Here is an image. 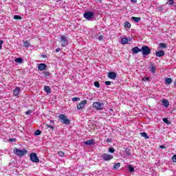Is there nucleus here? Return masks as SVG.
<instances>
[{
	"label": "nucleus",
	"instance_id": "2f4dec72",
	"mask_svg": "<svg viewBox=\"0 0 176 176\" xmlns=\"http://www.w3.org/2000/svg\"><path fill=\"white\" fill-rule=\"evenodd\" d=\"M109 153H115V148L110 147L109 148Z\"/></svg>",
	"mask_w": 176,
	"mask_h": 176
},
{
	"label": "nucleus",
	"instance_id": "5fc2aeb1",
	"mask_svg": "<svg viewBox=\"0 0 176 176\" xmlns=\"http://www.w3.org/2000/svg\"><path fill=\"white\" fill-rule=\"evenodd\" d=\"M42 57H43V58H46V55H42Z\"/></svg>",
	"mask_w": 176,
	"mask_h": 176
},
{
	"label": "nucleus",
	"instance_id": "de8ad7c7",
	"mask_svg": "<svg viewBox=\"0 0 176 176\" xmlns=\"http://www.w3.org/2000/svg\"><path fill=\"white\" fill-rule=\"evenodd\" d=\"M60 48H56L55 50V51L56 52V53H58V52H60Z\"/></svg>",
	"mask_w": 176,
	"mask_h": 176
},
{
	"label": "nucleus",
	"instance_id": "f3484780",
	"mask_svg": "<svg viewBox=\"0 0 176 176\" xmlns=\"http://www.w3.org/2000/svg\"><path fill=\"white\" fill-rule=\"evenodd\" d=\"M122 45H127L129 43V38H122L121 39Z\"/></svg>",
	"mask_w": 176,
	"mask_h": 176
},
{
	"label": "nucleus",
	"instance_id": "0eeeda50",
	"mask_svg": "<svg viewBox=\"0 0 176 176\" xmlns=\"http://www.w3.org/2000/svg\"><path fill=\"white\" fill-rule=\"evenodd\" d=\"M84 17L87 20H93V19L94 17V12H89V11L85 12L84 14Z\"/></svg>",
	"mask_w": 176,
	"mask_h": 176
},
{
	"label": "nucleus",
	"instance_id": "1a4fd4ad",
	"mask_svg": "<svg viewBox=\"0 0 176 176\" xmlns=\"http://www.w3.org/2000/svg\"><path fill=\"white\" fill-rule=\"evenodd\" d=\"M107 76L108 78H109V79H112L113 80H115V79H116L117 74L114 72H110L108 73Z\"/></svg>",
	"mask_w": 176,
	"mask_h": 176
},
{
	"label": "nucleus",
	"instance_id": "a878e982",
	"mask_svg": "<svg viewBox=\"0 0 176 176\" xmlns=\"http://www.w3.org/2000/svg\"><path fill=\"white\" fill-rule=\"evenodd\" d=\"M125 28H131V24L129 22L124 23Z\"/></svg>",
	"mask_w": 176,
	"mask_h": 176
},
{
	"label": "nucleus",
	"instance_id": "39448f33",
	"mask_svg": "<svg viewBox=\"0 0 176 176\" xmlns=\"http://www.w3.org/2000/svg\"><path fill=\"white\" fill-rule=\"evenodd\" d=\"M30 157L31 162H32L33 163H39V158L38 157L36 153H30Z\"/></svg>",
	"mask_w": 176,
	"mask_h": 176
},
{
	"label": "nucleus",
	"instance_id": "393cba45",
	"mask_svg": "<svg viewBox=\"0 0 176 176\" xmlns=\"http://www.w3.org/2000/svg\"><path fill=\"white\" fill-rule=\"evenodd\" d=\"M150 71L152 74H155V72H156V67H155V66L152 65L150 68Z\"/></svg>",
	"mask_w": 176,
	"mask_h": 176
},
{
	"label": "nucleus",
	"instance_id": "6ab92c4d",
	"mask_svg": "<svg viewBox=\"0 0 176 176\" xmlns=\"http://www.w3.org/2000/svg\"><path fill=\"white\" fill-rule=\"evenodd\" d=\"M44 90L46 91L47 94H50L52 93V89L48 86H45L44 87Z\"/></svg>",
	"mask_w": 176,
	"mask_h": 176
},
{
	"label": "nucleus",
	"instance_id": "c756f323",
	"mask_svg": "<svg viewBox=\"0 0 176 176\" xmlns=\"http://www.w3.org/2000/svg\"><path fill=\"white\" fill-rule=\"evenodd\" d=\"M164 123H166V124H170L171 122L168 121V118H164L163 119Z\"/></svg>",
	"mask_w": 176,
	"mask_h": 176
},
{
	"label": "nucleus",
	"instance_id": "f257e3e1",
	"mask_svg": "<svg viewBox=\"0 0 176 176\" xmlns=\"http://www.w3.org/2000/svg\"><path fill=\"white\" fill-rule=\"evenodd\" d=\"M58 118L61 122V123H63V124H66V125L71 124V120H69V119H68V118L64 114H60L58 116Z\"/></svg>",
	"mask_w": 176,
	"mask_h": 176
},
{
	"label": "nucleus",
	"instance_id": "9d476101",
	"mask_svg": "<svg viewBox=\"0 0 176 176\" xmlns=\"http://www.w3.org/2000/svg\"><path fill=\"white\" fill-rule=\"evenodd\" d=\"M86 104H87V100L81 101L80 103L77 104V109H82V108H85V105H86Z\"/></svg>",
	"mask_w": 176,
	"mask_h": 176
},
{
	"label": "nucleus",
	"instance_id": "603ef678",
	"mask_svg": "<svg viewBox=\"0 0 176 176\" xmlns=\"http://www.w3.org/2000/svg\"><path fill=\"white\" fill-rule=\"evenodd\" d=\"M106 142H111V139H107V140H106Z\"/></svg>",
	"mask_w": 176,
	"mask_h": 176
},
{
	"label": "nucleus",
	"instance_id": "f8f14e48",
	"mask_svg": "<svg viewBox=\"0 0 176 176\" xmlns=\"http://www.w3.org/2000/svg\"><path fill=\"white\" fill-rule=\"evenodd\" d=\"M20 91H21V89H20V87H16L13 91V94L15 97H17V96H19V94H20Z\"/></svg>",
	"mask_w": 176,
	"mask_h": 176
},
{
	"label": "nucleus",
	"instance_id": "20e7f679",
	"mask_svg": "<svg viewBox=\"0 0 176 176\" xmlns=\"http://www.w3.org/2000/svg\"><path fill=\"white\" fill-rule=\"evenodd\" d=\"M60 42L61 43V46L63 47H65V46L68 45V37H67L65 35L61 36Z\"/></svg>",
	"mask_w": 176,
	"mask_h": 176
},
{
	"label": "nucleus",
	"instance_id": "2eb2a0df",
	"mask_svg": "<svg viewBox=\"0 0 176 176\" xmlns=\"http://www.w3.org/2000/svg\"><path fill=\"white\" fill-rule=\"evenodd\" d=\"M162 105H164L165 108H168V106L170 105V102H168L167 99H162Z\"/></svg>",
	"mask_w": 176,
	"mask_h": 176
},
{
	"label": "nucleus",
	"instance_id": "423d86ee",
	"mask_svg": "<svg viewBox=\"0 0 176 176\" xmlns=\"http://www.w3.org/2000/svg\"><path fill=\"white\" fill-rule=\"evenodd\" d=\"M101 157L104 162H109V160H112V159H113V155L111 154L103 153L102 154Z\"/></svg>",
	"mask_w": 176,
	"mask_h": 176
},
{
	"label": "nucleus",
	"instance_id": "ea45409f",
	"mask_svg": "<svg viewBox=\"0 0 176 176\" xmlns=\"http://www.w3.org/2000/svg\"><path fill=\"white\" fill-rule=\"evenodd\" d=\"M172 160H173V162H174V163H176V155L173 156Z\"/></svg>",
	"mask_w": 176,
	"mask_h": 176
},
{
	"label": "nucleus",
	"instance_id": "e433bc0d",
	"mask_svg": "<svg viewBox=\"0 0 176 176\" xmlns=\"http://www.w3.org/2000/svg\"><path fill=\"white\" fill-rule=\"evenodd\" d=\"M72 101H80V98H73Z\"/></svg>",
	"mask_w": 176,
	"mask_h": 176
},
{
	"label": "nucleus",
	"instance_id": "f03ea898",
	"mask_svg": "<svg viewBox=\"0 0 176 176\" xmlns=\"http://www.w3.org/2000/svg\"><path fill=\"white\" fill-rule=\"evenodd\" d=\"M140 50L143 57H146V56L151 54V48L146 45H143Z\"/></svg>",
	"mask_w": 176,
	"mask_h": 176
},
{
	"label": "nucleus",
	"instance_id": "8fccbe9b",
	"mask_svg": "<svg viewBox=\"0 0 176 176\" xmlns=\"http://www.w3.org/2000/svg\"><path fill=\"white\" fill-rule=\"evenodd\" d=\"M133 3H137V0H131Z\"/></svg>",
	"mask_w": 176,
	"mask_h": 176
},
{
	"label": "nucleus",
	"instance_id": "49530a36",
	"mask_svg": "<svg viewBox=\"0 0 176 176\" xmlns=\"http://www.w3.org/2000/svg\"><path fill=\"white\" fill-rule=\"evenodd\" d=\"M160 148L161 149H166V146H164V145H160Z\"/></svg>",
	"mask_w": 176,
	"mask_h": 176
},
{
	"label": "nucleus",
	"instance_id": "4468645a",
	"mask_svg": "<svg viewBox=\"0 0 176 176\" xmlns=\"http://www.w3.org/2000/svg\"><path fill=\"white\" fill-rule=\"evenodd\" d=\"M131 52H133V53H134V54H138V53H140V52H141V49H140L138 47H135L131 49Z\"/></svg>",
	"mask_w": 176,
	"mask_h": 176
},
{
	"label": "nucleus",
	"instance_id": "c85d7f7f",
	"mask_svg": "<svg viewBox=\"0 0 176 176\" xmlns=\"http://www.w3.org/2000/svg\"><path fill=\"white\" fill-rule=\"evenodd\" d=\"M58 155L60 157H64V156L65 155V153L63 151H59L58 153Z\"/></svg>",
	"mask_w": 176,
	"mask_h": 176
},
{
	"label": "nucleus",
	"instance_id": "c9c22d12",
	"mask_svg": "<svg viewBox=\"0 0 176 176\" xmlns=\"http://www.w3.org/2000/svg\"><path fill=\"white\" fill-rule=\"evenodd\" d=\"M42 132L40 130H36L34 133L35 135H41Z\"/></svg>",
	"mask_w": 176,
	"mask_h": 176
},
{
	"label": "nucleus",
	"instance_id": "58836bf2",
	"mask_svg": "<svg viewBox=\"0 0 176 176\" xmlns=\"http://www.w3.org/2000/svg\"><path fill=\"white\" fill-rule=\"evenodd\" d=\"M104 83H105L106 86H109L111 85V83H112V82H111V81H106V82H104Z\"/></svg>",
	"mask_w": 176,
	"mask_h": 176
},
{
	"label": "nucleus",
	"instance_id": "37998d69",
	"mask_svg": "<svg viewBox=\"0 0 176 176\" xmlns=\"http://www.w3.org/2000/svg\"><path fill=\"white\" fill-rule=\"evenodd\" d=\"M169 5H174V0H168Z\"/></svg>",
	"mask_w": 176,
	"mask_h": 176
},
{
	"label": "nucleus",
	"instance_id": "6e6552de",
	"mask_svg": "<svg viewBox=\"0 0 176 176\" xmlns=\"http://www.w3.org/2000/svg\"><path fill=\"white\" fill-rule=\"evenodd\" d=\"M93 108H96L98 111H101L102 109L103 104L102 103H100V102H95L92 104Z\"/></svg>",
	"mask_w": 176,
	"mask_h": 176
},
{
	"label": "nucleus",
	"instance_id": "9b49d317",
	"mask_svg": "<svg viewBox=\"0 0 176 176\" xmlns=\"http://www.w3.org/2000/svg\"><path fill=\"white\" fill-rule=\"evenodd\" d=\"M38 68L39 71H45L47 68V65L45 63H40L38 64Z\"/></svg>",
	"mask_w": 176,
	"mask_h": 176
},
{
	"label": "nucleus",
	"instance_id": "a18cd8bd",
	"mask_svg": "<svg viewBox=\"0 0 176 176\" xmlns=\"http://www.w3.org/2000/svg\"><path fill=\"white\" fill-rule=\"evenodd\" d=\"M45 76H49V75H50V73L49 72H46L45 74H44Z\"/></svg>",
	"mask_w": 176,
	"mask_h": 176
},
{
	"label": "nucleus",
	"instance_id": "412c9836",
	"mask_svg": "<svg viewBox=\"0 0 176 176\" xmlns=\"http://www.w3.org/2000/svg\"><path fill=\"white\" fill-rule=\"evenodd\" d=\"M159 47L162 49H167V44L164 43H161L159 44Z\"/></svg>",
	"mask_w": 176,
	"mask_h": 176
},
{
	"label": "nucleus",
	"instance_id": "3c124183",
	"mask_svg": "<svg viewBox=\"0 0 176 176\" xmlns=\"http://www.w3.org/2000/svg\"><path fill=\"white\" fill-rule=\"evenodd\" d=\"M50 123H52V124H54V120H50Z\"/></svg>",
	"mask_w": 176,
	"mask_h": 176
},
{
	"label": "nucleus",
	"instance_id": "a19ab883",
	"mask_svg": "<svg viewBox=\"0 0 176 176\" xmlns=\"http://www.w3.org/2000/svg\"><path fill=\"white\" fill-rule=\"evenodd\" d=\"M9 142H14V141H16V139H14V138H10V139H9Z\"/></svg>",
	"mask_w": 176,
	"mask_h": 176
},
{
	"label": "nucleus",
	"instance_id": "cd10ccee",
	"mask_svg": "<svg viewBox=\"0 0 176 176\" xmlns=\"http://www.w3.org/2000/svg\"><path fill=\"white\" fill-rule=\"evenodd\" d=\"M45 126L47 129H50V130H52V131L54 130V126L53 125L45 124Z\"/></svg>",
	"mask_w": 176,
	"mask_h": 176
},
{
	"label": "nucleus",
	"instance_id": "b1692460",
	"mask_svg": "<svg viewBox=\"0 0 176 176\" xmlns=\"http://www.w3.org/2000/svg\"><path fill=\"white\" fill-rule=\"evenodd\" d=\"M15 63H19V64H21L23 63V58H16L14 59Z\"/></svg>",
	"mask_w": 176,
	"mask_h": 176
},
{
	"label": "nucleus",
	"instance_id": "f704fd0d",
	"mask_svg": "<svg viewBox=\"0 0 176 176\" xmlns=\"http://www.w3.org/2000/svg\"><path fill=\"white\" fill-rule=\"evenodd\" d=\"M94 86H95V87H97L98 89L100 88V82L96 81L94 82Z\"/></svg>",
	"mask_w": 176,
	"mask_h": 176
},
{
	"label": "nucleus",
	"instance_id": "79ce46f5",
	"mask_svg": "<svg viewBox=\"0 0 176 176\" xmlns=\"http://www.w3.org/2000/svg\"><path fill=\"white\" fill-rule=\"evenodd\" d=\"M2 45H3V41L1 40L0 41V50L2 49Z\"/></svg>",
	"mask_w": 176,
	"mask_h": 176
},
{
	"label": "nucleus",
	"instance_id": "5701e85b",
	"mask_svg": "<svg viewBox=\"0 0 176 176\" xmlns=\"http://www.w3.org/2000/svg\"><path fill=\"white\" fill-rule=\"evenodd\" d=\"M140 135L145 138V140H148L149 139V136H148V134H146V133L145 132H142L140 133Z\"/></svg>",
	"mask_w": 176,
	"mask_h": 176
},
{
	"label": "nucleus",
	"instance_id": "864d4df0",
	"mask_svg": "<svg viewBox=\"0 0 176 176\" xmlns=\"http://www.w3.org/2000/svg\"><path fill=\"white\" fill-rule=\"evenodd\" d=\"M158 10H163V8L162 7H159Z\"/></svg>",
	"mask_w": 176,
	"mask_h": 176
},
{
	"label": "nucleus",
	"instance_id": "6e6d98bb",
	"mask_svg": "<svg viewBox=\"0 0 176 176\" xmlns=\"http://www.w3.org/2000/svg\"><path fill=\"white\" fill-rule=\"evenodd\" d=\"M175 86H176V81H175Z\"/></svg>",
	"mask_w": 176,
	"mask_h": 176
},
{
	"label": "nucleus",
	"instance_id": "bb28decb",
	"mask_svg": "<svg viewBox=\"0 0 176 176\" xmlns=\"http://www.w3.org/2000/svg\"><path fill=\"white\" fill-rule=\"evenodd\" d=\"M119 167H120V162H118V163L115 164L113 166V168L115 170L119 168Z\"/></svg>",
	"mask_w": 176,
	"mask_h": 176
},
{
	"label": "nucleus",
	"instance_id": "7c9ffc66",
	"mask_svg": "<svg viewBox=\"0 0 176 176\" xmlns=\"http://www.w3.org/2000/svg\"><path fill=\"white\" fill-rule=\"evenodd\" d=\"M128 168H129L130 173H134V167H133L132 166H129Z\"/></svg>",
	"mask_w": 176,
	"mask_h": 176
},
{
	"label": "nucleus",
	"instance_id": "72a5a7b5",
	"mask_svg": "<svg viewBox=\"0 0 176 176\" xmlns=\"http://www.w3.org/2000/svg\"><path fill=\"white\" fill-rule=\"evenodd\" d=\"M30 46V42L28 41H25L24 42V47H28Z\"/></svg>",
	"mask_w": 176,
	"mask_h": 176
},
{
	"label": "nucleus",
	"instance_id": "7ed1b4c3",
	"mask_svg": "<svg viewBox=\"0 0 176 176\" xmlns=\"http://www.w3.org/2000/svg\"><path fill=\"white\" fill-rule=\"evenodd\" d=\"M13 152L15 155H16L17 156H21V157H23L24 156V155L25 153H28V151L25 150V149H23V150H19V148H14L13 149Z\"/></svg>",
	"mask_w": 176,
	"mask_h": 176
},
{
	"label": "nucleus",
	"instance_id": "4be33fe9",
	"mask_svg": "<svg viewBox=\"0 0 176 176\" xmlns=\"http://www.w3.org/2000/svg\"><path fill=\"white\" fill-rule=\"evenodd\" d=\"M131 20H133V21H135V23H138V22L141 20V18H140V17L132 16V17H131Z\"/></svg>",
	"mask_w": 176,
	"mask_h": 176
},
{
	"label": "nucleus",
	"instance_id": "dca6fc26",
	"mask_svg": "<svg viewBox=\"0 0 176 176\" xmlns=\"http://www.w3.org/2000/svg\"><path fill=\"white\" fill-rule=\"evenodd\" d=\"M84 144H85V145H93V144H94V139L87 140L84 142Z\"/></svg>",
	"mask_w": 176,
	"mask_h": 176
},
{
	"label": "nucleus",
	"instance_id": "aec40b11",
	"mask_svg": "<svg viewBox=\"0 0 176 176\" xmlns=\"http://www.w3.org/2000/svg\"><path fill=\"white\" fill-rule=\"evenodd\" d=\"M171 82H173V79H171L170 78H165L166 85H170Z\"/></svg>",
	"mask_w": 176,
	"mask_h": 176
},
{
	"label": "nucleus",
	"instance_id": "ddd939ff",
	"mask_svg": "<svg viewBox=\"0 0 176 176\" xmlns=\"http://www.w3.org/2000/svg\"><path fill=\"white\" fill-rule=\"evenodd\" d=\"M155 56L156 57H163L164 56V51L160 50V51H156L155 52Z\"/></svg>",
	"mask_w": 176,
	"mask_h": 176
},
{
	"label": "nucleus",
	"instance_id": "a211bd4d",
	"mask_svg": "<svg viewBox=\"0 0 176 176\" xmlns=\"http://www.w3.org/2000/svg\"><path fill=\"white\" fill-rule=\"evenodd\" d=\"M124 152L126 156H131V150L129 148H125Z\"/></svg>",
	"mask_w": 176,
	"mask_h": 176
},
{
	"label": "nucleus",
	"instance_id": "4c0bfd02",
	"mask_svg": "<svg viewBox=\"0 0 176 176\" xmlns=\"http://www.w3.org/2000/svg\"><path fill=\"white\" fill-rule=\"evenodd\" d=\"M32 113V110H29L25 112V115H31Z\"/></svg>",
	"mask_w": 176,
	"mask_h": 176
},
{
	"label": "nucleus",
	"instance_id": "c03bdc74",
	"mask_svg": "<svg viewBox=\"0 0 176 176\" xmlns=\"http://www.w3.org/2000/svg\"><path fill=\"white\" fill-rule=\"evenodd\" d=\"M142 80H144V82H146V81L148 82L149 78H148V77L144 78L142 79Z\"/></svg>",
	"mask_w": 176,
	"mask_h": 176
},
{
	"label": "nucleus",
	"instance_id": "09e8293b",
	"mask_svg": "<svg viewBox=\"0 0 176 176\" xmlns=\"http://www.w3.org/2000/svg\"><path fill=\"white\" fill-rule=\"evenodd\" d=\"M98 39H99V41H102V36H100L99 37H98Z\"/></svg>",
	"mask_w": 176,
	"mask_h": 176
},
{
	"label": "nucleus",
	"instance_id": "473e14b6",
	"mask_svg": "<svg viewBox=\"0 0 176 176\" xmlns=\"http://www.w3.org/2000/svg\"><path fill=\"white\" fill-rule=\"evenodd\" d=\"M14 20H21V16L19 15H14Z\"/></svg>",
	"mask_w": 176,
	"mask_h": 176
}]
</instances>
